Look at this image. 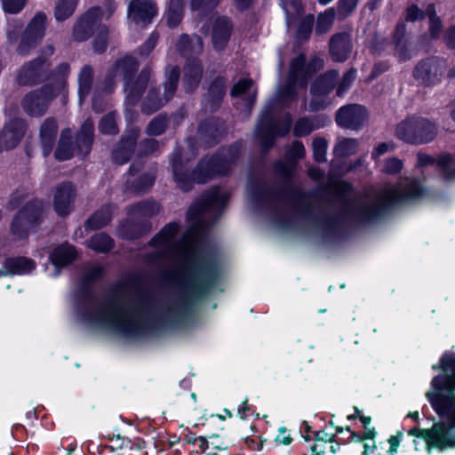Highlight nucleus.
Segmentation results:
<instances>
[{
  "label": "nucleus",
  "instance_id": "obj_1",
  "mask_svg": "<svg viewBox=\"0 0 455 455\" xmlns=\"http://www.w3.org/2000/svg\"><path fill=\"white\" fill-rule=\"evenodd\" d=\"M229 197L228 191L212 188L189 207L190 223L184 236L186 245L175 240L178 222L166 224L150 241L158 250L146 255V260L162 265L180 260L177 270L168 274L175 293L159 300L141 279L131 275L112 284L96 297L93 283L103 275V267L90 268L82 277L76 291V317L88 327L108 330L127 338L143 336L160 323L179 326L193 315L196 306L218 283L221 274L219 252L206 249L207 231L220 219Z\"/></svg>",
  "mask_w": 455,
  "mask_h": 455
},
{
  "label": "nucleus",
  "instance_id": "obj_2",
  "mask_svg": "<svg viewBox=\"0 0 455 455\" xmlns=\"http://www.w3.org/2000/svg\"><path fill=\"white\" fill-rule=\"evenodd\" d=\"M277 186L260 185L249 188V196L255 206L266 212L280 228L290 226L289 204L301 219L315 224L325 241L341 238L348 224L370 223L398 201V191L384 189L375 198L356 196L349 197L347 192L352 186L344 183L339 189L338 203H323L314 192L304 191L292 184L293 168L283 161L274 164Z\"/></svg>",
  "mask_w": 455,
  "mask_h": 455
},
{
  "label": "nucleus",
  "instance_id": "obj_3",
  "mask_svg": "<svg viewBox=\"0 0 455 455\" xmlns=\"http://www.w3.org/2000/svg\"><path fill=\"white\" fill-rule=\"evenodd\" d=\"M242 143L232 144L227 153L205 156L200 160L196 167L189 174L184 170L181 152L176 149L171 158L172 173L178 187L184 192L191 190L193 183L204 184L217 176L226 175L230 166L239 157Z\"/></svg>",
  "mask_w": 455,
  "mask_h": 455
},
{
  "label": "nucleus",
  "instance_id": "obj_4",
  "mask_svg": "<svg viewBox=\"0 0 455 455\" xmlns=\"http://www.w3.org/2000/svg\"><path fill=\"white\" fill-rule=\"evenodd\" d=\"M432 370H441L440 373L431 380L432 391L427 398L433 409L438 412H455V353L444 351L440 357L439 364L432 365Z\"/></svg>",
  "mask_w": 455,
  "mask_h": 455
},
{
  "label": "nucleus",
  "instance_id": "obj_5",
  "mask_svg": "<svg viewBox=\"0 0 455 455\" xmlns=\"http://www.w3.org/2000/svg\"><path fill=\"white\" fill-rule=\"evenodd\" d=\"M356 70L350 68L339 78V71L331 69L318 76L310 86L312 98L309 101L308 110L317 112L323 110L330 104L328 95L336 89V96L342 98L355 80Z\"/></svg>",
  "mask_w": 455,
  "mask_h": 455
},
{
  "label": "nucleus",
  "instance_id": "obj_6",
  "mask_svg": "<svg viewBox=\"0 0 455 455\" xmlns=\"http://www.w3.org/2000/svg\"><path fill=\"white\" fill-rule=\"evenodd\" d=\"M441 421L434 423L432 428L419 429L412 428L409 431L410 435H415L426 441L427 446L439 449L455 447V412H438Z\"/></svg>",
  "mask_w": 455,
  "mask_h": 455
},
{
  "label": "nucleus",
  "instance_id": "obj_7",
  "mask_svg": "<svg viewBox=\"0 0 455 455\" xmlns=\"http://www.w3.org/2000/svg\"><path fill=\"white\" fill-rule=\"evenodd\" d=\"M64 90L63 80L60 81L57 85L46 84L41 88L27 93L21 100V107L27 115L32 117H41L46 113L50 103Z\"/></svg>",
  "mask_w": 455,
  "mask_h": 455
},
{
  "label": "nucleus",
  "instance_id": "obj_8",
  "mask_svg": "<svg viewBox=\"0 0 455 455\" xmlns=\"http://www.w3.org/2000/svg\"><path fill=\"white\" fill-rule=\"evenodd\" d=\"M180 71L178 66L171 67L166 75V80L164 83V96H160L159 90L150 84L149 90L141 105V112L147 115H151L158 111L168 101H170L178 88L180 81Z\"/></svg>",
  "mask_w": 455,
  "mask_h": 455
},
{
  "label": "nucleus",
  "instance_id": "obj_9",
  "mask_svg": "<svg viewBox=\"0 0 455 455\" xmlns=\"http://www.w3.org/2000/svg\"><path fill=\"white\" fill-rule=\"evenodd\" d=\"M437 134L436 124L422 116H411L400 122V140L419 145L432 141Z\"/></svg>",
  "mask_w": 455,
  "mask_h": 455
},
{
  "label": "nucleus",
  "instance_id": "obj_10",
  "mask_svg": "<svg viewBox=\"0 0 455 455\" xmlns=\"http://www.w3.org/2000/svg\"><path fill=\"white\" fill-rule=\"evenodd\" d=\"M291 124V117L289 114L283 123L280 124L272 116L270 108L264 110L256 130L264 154L274 146L276 135L285 136L289 132Z\"/></svg>",
  "mask_w": 455,
  "mask_h": 455
},
{
  "label": "nucleus",
  "instance_id": "obj_11",
  "mask_svg": "<svg viewBox=\"0 0 455 455\" xmlns=\"http://www.w3.org/2000/svg\"><path fill=\"white\" fill-rule=\"evenodd\" d=\"M44 203L35 199L28 202L14 216L11 231L14 236L22 239L28 236V231L40 225L43 220Z\"/></svg>",
  "mask_w": 455,
  "mask_h": 455
},
{
  "label": "nucleus",
  "instance_id": "obj_12",
  "mask_svg": "<svg viewBox=\"0 0 455 455\" xmlns=\"http://www.w3.org/2000/svg\"><path fill=\"white\" fill-rule=\"evenodd\" d=\"M445 71L444 61L436 56L421 60L414 68V79L425 87L435 86L442 80Z\"/></svg>",
  "mask_w": 455,
  "mask_h": 455
},
{
  "label": "nucleus",
  "instance_id": "obj_13",
  "mask_svg": "<svg viewBox=\"0 0 455 455\" xmlns=\"http://www.w3.org/2000/svg\"><path fill=\"white\" fill-rule=\"evenodd\" d=\"M51 62L46 57H37L24 63L18 71L17 83L32 86L50 79Z\"/></svg>",
  "mask_w": 455,
  "mask_h": 455
},
{
  "label": "nucleus",
  "instance_id": "obj_14",
  "mask_svg": "<svg viewBox=\"0 0 455 455\" xmlns=\"http://www.w3.org/2000/svg\"><path fill=\"white\" fill-rule=\"evenodd\" d=\"M369 117L367 108L360 104H347L339 108L335 114L338 126L352 131H359Z\"/></svg>",
  "mask_w": 455,
  "mask_h": 455
},
{
  "label": "nucleus",
  "instance_id": "obj_15",
  "mask_svg": "<svg viewBox=\"0 0 455 455\" xmlns=\"http://www.w3.org/2000/svg\"><path fill=\"white\" fill-rule=\"evenodd\" d=\"M45 22L46 15L43 12H37L30 20L17 48L20 55L26 56L36 47L44 36Z\"/></svg>",
  "mask_w": 455,
  "mask_h": 455
},
{
  "label": "nucleus",
  "instance_id": "obj_16",
  "mask_svg": "<svg viewBox=\"0 0 455 455\" xmlns=\"http://www.w3.org/2000/svg\"><path fill=\"white\" fill-rule=\"evenodd\" d=\"M53 209L60 217H67L75 208L76 188L71 181L57 184L52 190Z\"/></svg>",
  "mask_w": 455,
  "mask_h": 455
},
{
  "label": "nucleus",
  "instance_id": "obj_17",
  "mask_svg": "<svg viewBox=\"0 0 455 455\" xmlns=\"http://www.w3.org/2000/svg\"><path fill=\"white\" fill-rule=\"evenodd\" d=\"M434 164H436L445 180L450 181L455 180V156L451 153H443L440 154L437 158H435L425 153H418V167L424 168Z\"/></svg>",
  "mask_w": 455,
  "mask_h": 455
},
{
  "label": "nucleus",
  "instance_id": "obj_18",
  "mask_svg": "<svg viewBox=\"0 0 455 455\" xmlns=\"http://www.w3.org/2000/svg\"><path fill=\"white\" fill-rule=\"evenodd\" d=\"M101 10L99 7L91 8L86 12L75 24L73 28V37L76 41L83 42L98 31V27L102 26L100 23Z\"/></svg>",
  "mask_w": 455,
  "mask_h": 455
},
{
  "label": "nucleus",
  "instance_id": "obj_19",
  "mask_svg": "<svg viewBox=\"0 0 455 455\" xmlns=\"http://www.w3.org/2000/svg\"><path fill=\"white\" fill-rule=\"evenodd\" d=\"M151 69L148 67L144 68L139 76L125 81L124 92L125 93L126 103L135 106L141 99L142 94L150 84Z\"/></svg>",
  "mask_w": 455,
  "mask_h": 455
},
{
  "label": "nucleus",
  "instance_id": "obj_20",
  "mask_svg": "<svg viewBox=\"0 0 455 455\" xmlns=\"http://www.w3.org/2000/svg\"><path fill=\"white\" fill-rule=\"evenodd\" d=\"M26 132V122L14 118L0 131V151L10 150L17 147Z\"/></svg>",
  "mask_w": 455,
  "mask_h": 455
},
{
  "label": "nucleus",
  "instance_id": "obj_21",
  "mask_svg": "<svg viewBox=\"0 0 455 455\" xmlns=\"http://www.w3.org/2000/svg\"><path fill=\"white\" fill-rule=\"evenodd\" d=\"M157 14V7L152 0H131L128 5V17L136 24L152 22Z\"/></svg>",
  "mask_w": 455,
  "mask_h": 455
},
{
  "label": "nucleus",
  "instance_id": "obj_22",
  "mask_svg": "<svg viewBox=\"0 0 455 455\" xmlns=\"http://www.w3.org/2000/svg\"><path fill=\"white\" fill-rule=\"evenodd\" d=\"M234 25L231 20L226 16L218 17L212 26V44L217 52L226 49L233 33Z\"/></svg>",
  "mask_w": 455,
  "mask_h": 455
},
{
  "label": "nucleus",
  "instance_id": "obj_23",
  "mask_svg": "<svg viewBox=\"0 0 455 455\" xmlns=\"http://www.w3.org/2000/svg\"><path fill=\"white\" fill-rule=\"evenodd\" d=\"M227 92V80L223 76L215 77L204 95L203 105L206 111L216 112L221 106Z\"/></svg>",
  "mask_w": 455,
  "mask_h": 455
},
{
  "label": "nucleus",
  "instance_id": "obj_24",
  "mask_svg": "<svg viewBox=\"0 0 455 455\" xmlns=\"http://www.w3.org/2000/svg\"><path fill=\"white\" fill-rule=\"evenodd\" d=\"M352 48V36L347 32L336 33L330 39V54L336 62L346 61L351 54Z\"/></svg>",
  "mask_w": 455,
  "mask_h": 455
},
{
  "label": "nucleus",
  "instance_id": "obj_25",
  "mask_svg": "<svg viewBox=\"0 0 455 455\" xmlns=\"http://www.w3.org/2000/svg\"><path fill=\"white\" fill-rule=\"evenodd\" d=\"M176 50L179 54L188 60L197 59L204 51V41L198 35L182 34L176 43Z\"/></svg>",
  "mask_w": 455,
  "mask_h": 455
},
{
  "label": "nucleus",
  "instance_id": "obj_26",
  "mask_svg": "<svg viewBox=\"0 0 455 455\" xmlns=\"http://www.w3.org/2000/svg\"><path fill=\"white\" fill-rule=\"evenodd\" d=\"M138 138L139 133L135 131L121 138L112 151V159L115 164L123 165L130 161L134 153Z\"/></svg>",
  "mask_w": 455,
  "mask_h": 455
},
{
  "label": "nucleus",
  "instance_id": "obj_27",
  "mask_svg": "<svg viewBox=\"0 0 455 455\" xmlns=\"http://www.w3.org/2000/svg\"><path fill=\"white\" fill-rule=\"evenodd\" d=\"M300 63L299 61H295L293 64H290L287 82L280 89L279 100L284 107H289L297 98V86L301 88V79L297 75V69L299 68Z\"/></svg>",
  "mask_w": 455,
  "mask_h": 455
},
{
  "label": "nucleus",
  "instance_id": "obj_28",
  "mask_svg": "<svg viewBox=\"0 0 455 455\" xmlns=\"http://www.w3.org/2000/svg\"><path fill=\"white\" fill-rule=\"evenodd\" d=\"M427 196V188L418 180L405 185L400 181V210L407 204H416Z\"/></svg>",
  "mask_w": 455,
  "mask_h": 455
},
{
  "label": "nucleus",
  "instance_id": "obj_29",
  "mask_svg": "<svg viewBox=\"0 0 455 455\" xmlns=\"http://www.w3.org/2000/svg\"><path fill=\"white\" fill-rule=\"evenodd\" d=\"M295 61L301 62L297 69V75L301 79V88H306L311 77L323 67V59L315 56L307 62L304 53H299L296 58L292 59L291 64H293Z\"/></svg>",
  "mask_w": 455,
  "mask_h": 455
},
{
  "label": "nucleus",
  "instance_id": "obj_30",
  "mask_svg": "<svg viewBox=\"0 0 455 455\" xmlns=\"http://www.w3.org/2000/svg\"><path fill=\"white\" fill-rule=\"evenodd\" d=\"M94 140V124L91 119H86L76 132L73 142L76 155L86 156L90 154Z\"/></svg>",
  "mask_w": 455,
  "mask_h": 455
},
{
  "label": "nucleus",
  "instance_id": "obj_31",
  "mask_svg": "<svg viewBox=\"0 0 455 455\" xmlns=\"http://www.w3.org/2000/svg\"><path fill=\"white\" fill-rule=\"evenodd\" d=\"M204 66L200 60H189L184 68L183 88L186 92H193L200 84Z\"/></svg>",
  "mask_w": 455,
  "mask_h": 455
},
{
  "label": "nucleus",
  "instance_id": "obj_32",
  "mask_svg": "<svg viewBox=\"0 0 455 455\" xmlns=\"http://www.w3.org/2000/svg\"><path fill=\"white\" fill-rule=\"evenodd\" d=\"M58 133V124L54 117L46 118L40 126L39 137L43 155L47 157L52 151Z\"/></svg>",
  "mask_w": 455,
  "mask_h": 455
},
{
  "label": "nucleus",
  "instance_id": "obj_33",
  "mask_svg": "<svg viewBox=\"0 0 455 455\" xmlns=\"http://www.w3.org/2000/svg\"><path fill=\"white\" fill-rule=\"evenodd\" d=\"M222 125L219 124V121L212 117L199 124L197 134L199 139L205 143L207 147H212L218 143L222 134Z\"/></svg>",
  "mask_w": 455,
  "mask_h": 455
},
{
  "label": "nucleus",
  "instance_id": "obj_34",
  "mask_svg": "<svg viewBox=\"0 0 455 455\" xmlns=\"http://www.w3.org/2000/svg\"><path fill=\"white\" fill-rule=\"evenodd\" d=\"M35 267V262L25 257L7 258L0 268V276L8 275H23Z\"/></svg>",
  "mask_w": 455,
  "mask_h": 455
},
{
  "label": "nucleus",
  "instance_id": "obj_35",
  "mask_svg": "<svg viewBox=\"0 0 455 455\" xmlns=\"http://www.w3.org/2000/svg\"><path fill=\"white\" fill-rule=\"evenodd\" d=\"M77 257L76 248L68 243L56 247L50 255V259L56 267L55 275L60 273L59 268L72 263Z\"/></svg>",
  "mask_w": 455,
  "mask_h": 455
},
{
  "label": "nucleus",
  "instance_id": "obj_36",
  "mask_svg": "<svg viewBox=\"0 0 455 455\" xmlns=\"http://www.w3.org/2000/svg\"><path fill=\"white\" fill-rule=\"evenodd\" d=\"M116 206L106 204L96 211L85 222L86 230H97L106 227L112 220Z\"/></svg>",
  "mask_w": 455,
  "mask_h": 455
},
{
  "label": "nucleus",
  "instance_id": "obj_37",
  "mask_svg": "<svg viewBox=\"0 0 455 455\" xmlns=\"http://www.w3.org/2000/svg\"><path fill=\"white\" fill-rule=\"evenodd\" d=\"M71 139V130L68 128L62 130L57 148L54 152V157L58 161L63 162L69 160L76 154V149Z\"/></svg>",
  "mask_w": 455,
  "mask_h": 455
},
{
  "label": "nucleus",
  "instance_id": "obj_38",
  "mask_svg": "<svg viewBox=\"0 0 455 455\" xmlns=\"http://www.w3.org/2000/svg\"><path fill=\"white\" fill-rule=\"evenodd\" d=\"M159 204L152 200H143L128 207V214L133 219H148L159 212Z\"/></svg>",
  "mask_w": 455,
  "mask_h": 455
},
{
  "label": "nucleus",
  "instance_id": "obj_39",
  "mask_svg": "<svg viewBox=\"0 0 455 455\" xmlns=\"http://www.w3.org/2000/svg\"><path fill=\"white\" fill-rule=\"evenodd\" d=\"M151 229L150 223H137L135 221H125L118 228V235L123 239L133 240L140 238Z\"/></svg>",
  "mask_w": 455,
  "mask_h": 455
},
{
  "label": "nucleus",
  "instance_id": "obj_40",
  "mask_svg": "<svg viewBox=\"0 0 455 455\" xmlns=\"http://www.w3.org/2000/svg\"><path fill=\"white\" fill-rule=\"evenodd\" d=\"M93 68L90 65L84 66L78 75V95L79 102L83 103L89 95L93 83Z\"/></svg>",
  "mask_w": 455,
  "mask_h": 455
},
{
  "label": "nucleus",
  "instance_id": "obj_41",
  "mask_svg": "<svg viewBox=\"0 0 455 455\" xmlns=\"http://www.w3.org/2000/svg\"><path fill=\"white\" fill-rule=\"evenodd\" d=\"M155 182V177L150 173H144L133 180H127L126 189L136 195L147 193Z\"/></svg>",
  "mask_w": 455,
  "mask_h": 455
},
{
  "label": "nucleus",
  "instance_id": "obj_42",
  "mask_svg": "<svg viewBox=\"0 0 455 455\" xmlns=\"http://www.w3.org/2000/svg\"><path fill=\"white\" fill-rule=\"evenodd\" d=\"M113 68L125 82L133 77L139 68V62L134 57L127 56L117 60Z\"/></svg>",
  "mask_w": 455,
  "mask_h": 455
},
{
  "label": "nucleus",
  "instance_id": "obj_43",
  "mask_svg": "<svg viewBox=\"0 0 455 455\" xmlns=\"http://www.w3.org/2000/svg\"><path fill=\"white\" fill-rule=\"evenodd\" d=\"M184 15V0H170L166 11V23L174 28L181 22Z\"/></svg>",
  "mask_w": 455,
  "mask_h": 455
},
{
  "label": "nucleus",
  "instance_id": "obj_44",
  "mask_svg": "<svg viewBox=\"0 0 455 455\" xmlns=\"http://www.w3.org/2000/svg\"><path fill=\"white\" fill-rule=\"evenodd\" d=\"M89 248L97 252L106 253L115 245V241L106 233L101 232L92 235L87 242Z\"/></svg>",
  "mask_w": 455,
  "mask_h": 455
},
{
  "label": "nucleus",
  "instance_id": "obj_45",
  "mask_svg": "<svg viewBox=\"0 0 455 455\" xmlns=\"http://www.w3.org/2000/svg\"><path fill=\"white\" fill-rule=\"evenodd\" d=\"M356 139L344 138L339 140L333 148V154L337 158H344L355 155L358 149Z\"/></svg>",
  "mask_w": 455,
  "mask_h": 455
},
{
  "label": "nucleus",
  "instance_id": "obj_46",
  "mask_svg": "<svg viewBox=\"0 0 455 455\" xmlns=\"http://www.w3.org/2000/svg\"><path fill=\"white\" fill-rule=\"evenodd\" d=\"M252 85V80L251 79H242L239 80L231 89L230 95L232 97H238L242 96L243 94H246L248 92V95L246 97V105L248 108H251L256 99V91H254L252 93H250L249 91L251 90Z\"/></svg>",
  "mask_w": 455,
  "mask_h": 455
},
{
  "label": "nucleus",
  "instance_id": "obj_47",
  "mask_svg": "<svg viewBox=\"0 0 455 455\" xmlns=\"http://www.w3.org/2000/svg\"><path fill=\"white\" fill-rule=\"evenodd\" d=\"M78 0H57L54 8V17L58 21H63L73 15Z\"/></svg>",
  "mask_w": 455,
  "mask_h": 455
},
{
  "label": "nucleus",
  "instance_id": "obj_48",
  "mask_svg": "<svg viewBox=\"0 0 455 455\" xmlns=\"http://www.w3.org/2000/svg\"><path fill=\"white\" fill-rule=\"evenodd\" d=\"M336 11L334 8H329L321 12L316 19L315 33L317 35L325 34L332 26L335 19Z\"/></svg>",
  "mask_w": 455,
  "mask_h": 455
},
{
  "label": "nucleus",
  "instance_id": "obj_49",
  "mask_svg": "<svg viewBox=\"0 0 455 455\" xmlns=\"http://www.w3.org/2000/svg\"><path fill=\"white\" fill-rule=\"evenodd\" d=\"M169 119L166 115H157L147 125L146 133L149 136H160L166 131Z\"/></svg>",
  "mask_w": 455,
  "mask_h": 455
},
{
  "label": "nucleus",
  "instance_id": "obj_50",
  "mask_svg": "<svg viewBox=\"0 0 455 455\" xmlns=\"http://www.w3.org/2000/svg\"><path fill=\"white\" fill-rule=\"evenodd\" d=\"M99 131L103 134L111 135H115L119 132L115 112H110L101 118L99 123Z\"/></svg>",
  "mask_w": 455,
  "mask_h": 455
},
{
  "label": "nucleus",
  "instance_id": "obj_51",
  "mask_svg": "<svg viewBox=\"0 0 455 455\" xmlns=\"http://www.w3.org/2000/svg\"><path fill=\"white\" fill-rule=\"evenodd\" d=\"M314 22L315 17L313 14H308L300 20L296 34L298 40L307 41L309 39L312 33Z\"/></svg>",
  "mask_w": 455,
  "mask_h": 455
},
{
  "label": "nucleus",
  "instance_id": "obj_52",
  "mask_svg": "<svg viewBox=\"0 0 455 455\" xmlns=\"http://www.w3.org/2000/svg\"><path fill=\"white\" fill-rule=\"evenodd\" d=\"M328 142L324 138H315L313 140V156L315 161L318 163L326 162V152H327Z\"/></svg>",
  "mask_w": 455,
  "mask_h": 455
},
{
  "label": "nucleus",
  "instance_id": "obj_53",
  "mask_svg": "<svg viewBox=\"0 0 455 455\" xmlns=\"http://www.w3.org/2000/svg\"><path fill=\"white\" fill-rule=\"evenodd\" d=\"M315 130L313 121L307 117L299 118L294 125L293 134L296 137H304L311 133Z\"/></svg>",
  "mask_w": 455,
  "mask_h": 455
},
{
  "label": "nucleus",
  "instance_id": "obj_54",
  "mask_svg": "<svg viewBox=\"0 0 455 455\" xmlns=\"http://www.w3.org/2000/svg\"><path fill=\"white\" fill-rule=\"evenodd\" d=\"M96 33V37L93 40V50L97 53H102L108 46V28L105 25L99 26Z\"/></svg>",
  "mask_w": 455,
  "mask_h": 455
},
{
  "label": "nucleus",
  "instance_id": "obj_55",
  "mask_svg": "<svg viewBox=\"0 0 455 455\" xmlns=\"http://www.w3.org/2000/svg\"><path fill=\"white\" fill-rule=\"evenodd\" d=\"M70 72V66L67 62H61L60 65L56 67L53 71H50V78H54V83L52 85H57L58 83L61 80L65 83V87L67 86V77L68 76Z\"/></svg>",
  "mask_w": 455,
  "mask_h": 455
},
{
  "label": "nucleus",
  "instance_id": "obj_56",
  "mask_svg": "<svg viewBox=\"0 0 455 455\" xmlns=\"http://www.w3.org/2000/svg\"><path fill=\"white\" fill-rule=\"evenodd\" d=\"M359 0H339L337 13L340 19L349 16L356 8Z\"/></svg>",
  "mask_w": 455,
  "mask_h": 455
},
{
  "label": "nucleus",
  "instance_id": "obj_57",
  "mask_svg": "<svg viewBox=\"0 0 455 455\" xmlns=\"http://www.w3.org/2000/svg\"><path fill=\"white\" fill-rule=\"evenodd\" d=\"M220 0H191L190 5L193 11H197L202 14L212 11Z\"/></svg>",
  "mask_w": 455,
  "mask_h": 455
},
{
  "label": "nucleus",
  "instance_id": "obj_58",
  "mask_svg": "<svg viewBox=\"0 0 455 455\" xmlns=\"http://www.w3.org/2000/svg\"><path fill=\"white\" fill-rule=\"evenodd\" d=\"M159 148V142L156 139L148 138L140 141L138 155L147 156L156 152Z\"/></svg>",
  "mask_w": 455,
  "mask_h": 455
},
{
  "label": "nucleus",
  "instance_id": "obj_59",
  "mask_svg": "<svg viewBox=\"0 0 455 455\" xmlns=\"http://www.w3.org/2000/svg\"><path fill=\"white\" fill-rule=\"evenodd\" d=\"M425 18L426 12L416 4H411L405 9V20L408 22L420 21Z\"/></svg>",
  "mask_w": 455,
  "mask_h": 455
},
{
  "label": "nucleus",
  "instance_id": "obj_60",
  "mask_svg": "<svg viewBox=\"0 0 455 455\" xmlns=\"http://www.w3.org/2000/svg\"><path fill=\"white\" fill-rule=\"evenodd\" d=\"M283 8L286 13V20L288 25L291 20V9L295 12L296 15H299L302 12V5L299 0H288L283 4Z\"/></svg>",
  "mask_w": 455,
  "mask_h": 455
},
{
  "label": "nucleus",
  "instance_id": "obj_61",
  "mask_svg": "<svg viewBox=\"0 0 455 455\" xmlns=\"http://www.w3.org/2000/svg\"><path fill=\"white\" fill-rule=\"evenodd\" d=\"M387 40L380 35L375 34L369 42V48L372 53H380L387 46Z\"/></svg>",
  "mask_w": 455,
  "mask_h": 455
},
{
  "label": "nucleus",
  "instance_id": "obj_62",
  "mask_svg": "<svg viewBox=\"0 0 455 455\" xmlns=\"http://www.w3.org/2000/svg\"><path fill=\"white\" fill-rule=\"evenodd\" d=\"M4 9L9 13H18L26 5L28 0H2Z\"/></svg>",
  "mask_w": 455,
  "mask_h": 455
},
{
  "label": "nucleus",
  "instance_id": "obj_63",
  "mask_svg": "<svg viewBox=\"0 0 455 455\" xmlns=\"http://www.w3.org/2000/svg\"><path fill=\"white\" fill-rule=\"evenodd\" d=\"M158 41V35L156 33H152L148 40L140 47L139 52L141 56L147 57L156 47V43Z\"/></svg>",
  "mask_w": 455,
  "mask_h": 455
},
{
  "label": "nucleus",
  "instance_id": "obj_64",
  "mask_svg": "<svg viewBox=\"0 0 455 455\" xmlns=\"http://www.w3.org/2000/svg\"><path fill=\"white\" fill-rule=\"evenodd\" d=\"M443 42L448 49L455 50V23L446 28L443 34Z\"/></svg>",
  "mask_w": 455,
  "mask_h": 455
}]
</instances>
